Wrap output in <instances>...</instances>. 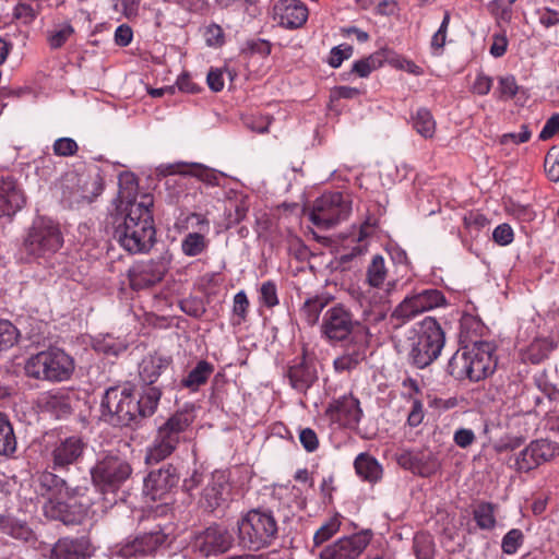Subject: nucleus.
<instances>
[{"label":"nucleus","instance_id":"1","mask_svg":"<svg viewBox=\"0 0 559 559\" xmlns=\"http://www.w3.org/2000/svg\"><path fill=\"white\" fill-rule=\"evenodd\" d=\"M153 204V197L144 194L138 202L117 205L114 236L130 253L147 252L154 243Z\"/></svg>","mask_w":559,"mask_h":559},{"label":"nucleus","instance_id":"2","mask_svg":"<svg viewBox=\"0 0 559 559\" xmlns=\"http://www.w3.org/2000/svg\"><path fill=\"white\" fill-rule=\"evenodd\" d=\"M495 346L490 342H476L456 352L448 364L449 373L456 380L480 381L490 376L496 367Z\"/></svg>","mask_w":559,"mask_h":559},{"label":"nucleus","instance_id":"3","mask_svg":"<svg viewBox=\"0 0 559 559\" xmlns=\"http://www.w3.org/2000/svg\"><path fill=\"white\" fill-rule=\"evenodd\" d=\"M277 533V522L271 511L250 510L238 521V543L248 550L269 547Z\"/></svg>","mask_w":559,"mask_h":559},{"label":"nucleus","instance_id":"4","mask_svg":"<svg viewBox=\"0 0 559 559\" xmlns=\"http://www.w3.org/2000/svg\"><path fill=\"white\" fill-rule=\"evenodd\" d=\"M73 371V358L57 347L33 355L25 364L26 374L38 380L61 382L68 380Z\"/></svg>","mask_w":559,"mask_h":559},{"label":"nucleus","instance_id":"5","mask_svg":"<svg viewBox=\"0 0 559 559\" xmlns=\"http://www.w3.org/2000/svg\"><path fill=\"white\" fill-rule=\"evenodd\" d=\"M193 416L187 412H179L169 417L162 425L153 443L147 448L145 460L156 464L168 457L182 440V433L192 425Z\"/></svg>","mask_w":559,"mask_h":559},{"label":"nucleus","instance_id":"6","mask_svg":"<svg viewBox=\"0 0 559 559\" xmlns=\"http://www.w3.org/2000/svg\"><path fill=\"white\" fill-rule=\"evenodd\" d=\"M63 245L59 224L46 216L34 219L23 242L25 252L33 258H48Z\"/></svg>","mask_w":559,"mask_h":559},{"label":"nucleus","instance_id":"7","mask_svg":"<svg viewBox=\"0 0 559 559\" xmlns=\"http://www.w3.org/2000/svg\"><path fill=\"white\" fill-rule=\"evenodd\" d=\"M444 346V333L439 323L427 317L419 325L412 341L409 359L418 368H425L436 360Z\"/></svg>","mask_w":559,"mask_h":559},{"label":"nucleus","instance_id":"8","mask_svg":"<svg viewBox=\"0 0 559 559\" xmlns=\"http://www.w3.org/2000/svg\"><path fill=\"white\" fill-rule=\"evenodd\" d=\"M85 491L86 488H69V493L62 495L60 500L50 497L43 504L44 515L67 525L81 523L91 508V499L85 496Z\"/></svg>","mask_w":559,"mask_h":559},{"label":"nucleus","instance_id":"9","mask_svg":"<svg viewBox=\"0 0 559 559\" xmlns=\"http://www.w3.org/2000/svg\"><path fill=\"white\" fill-rule=\"evenodd\" d=\"M132 474L129 462L116 453L100 455L91 468L95 487L102 491H116Z\"/></svg>","mask_w":559,"mask_h":559},{"label":"nucleus","instance_id":"10","mask_svg":"<svg viewBox=\"0 0 559 559\" xmlns=\"http://www.w3.org/2000/svg\"><path fill=\"white\" fill-rule=\"evenodd\" d=\"M102 416L111 425L127 426L136 420L135 397L129 388H109L102 400Z\"/></svg>","mask_w":559,"mask_h":559},{"label":"nucleus","instance_id":"11","mask_svg":"<svg viewBox=\"0 0 559 559\" xmlns=\"http://www.w3.org/2000/svg\"><path fill=\"white\" fill-rule=\"evenodd\" d=\"M350 203L341 192L324 193L310 211V221L320 228H329L348 217Z\"/></svg>","mask_w":559,"mask_h":559},{"label":"nucleus","instance_id":"12","mask_svg":"<svg viewBox=\"0 0 559 559\" xmlns=\"http://www.w3.org/2000/svg\"><path fill=\"white\" fill-rule=\"evenodd\" d=\"M445 297L438 289H425L406 296L394 309L392 317L402 322H408L417 316L441 307Z\"/></svg>","mask_w":559,"mask_h":559},{"label":"nucleus","instance_id":"13","mask_svg":"<svg viewBox=\"0 0 559 559\" xmlns=\"http://www.w3.org/2000/svg\"><path fill=\"white\" fill-rule=\"evenodd\" d=\"M359 326L352 312L342 305L329 308L322 318L321 334L329 342L348 341Z\"/></svg>","mask_w":559,"mask_h":559},{"label":"nucleus","instance_id":"14","mask_svg":"<svg viewBox=\"0 0 559 559\" xmlns=\"http://www.w3.org/2000/svg\"><path fill=\"white\" fill-rule=\"evenodd\" d=\"M234 543L230 532L221 525H211L195 535L192 543L194 551L203 557L217 556L227 551Z\"/></svg>","mask_w":559,"mask_h":559},{"label":"nucleus","instance_id":"15","mask_svg":"<svg viewBox=\"0 0 559 559\" xmlns=\"http://www.w3.org/2000/svg\"><path fill=\"white\" fill-rule=\"evenodd\" d=\"M370 540L371 535L368 532L341 537L324 547L319 559H358L370 544Z\"/></svg>","mask_w":559,"mask_h":559},{"label":"nucleus","instance_id":"16","mask_svg":"<svg viewBox=\"0 0 559 559\" xmlns=\"http://www.w3.org/2000/svg\"><path fill=\"white\" fill-rule=\"evenodd\" d=\"M558 452L559 448L555 442L545 439L535 440L518 454L515 466L521 472H528L550 461Z\"/></svg>","mask_w":559,"mask_h":559},{"label":"nucleus","instance_id":"17","mask_svg":"<svg viewBox=\"0 0 559 559\" xmlns=\"http://www.w3.org/2000/svg\"><path fill=\"white\" fill-rule=\"evenodd\" d=\"M326 415L333 424L341 427L354 428L358 425L362 411L359 402L353 395H343L332 403L326 408Z\"/></svg>","mask_w":559,"mask_h":559},{"label":"nucleus","instance_id":"18","mask_svg":"<svg viewBox=\"0 0 559 559\" xmlns=\"http://www.w3.org/2000/svg\"><path fill=\"white\" fill-rule=\"evenodd\" d=\"M308 15L307 5L300 0H278L273 7V19L286 29L301 27Z\"/></svg>","mask_w":559,"mask_h":559},{"label":"nucleus","instance_id":"19","mask_svg":"<svg viewBox=\"0 0 559 559\" xmlns=\"http://www.w3.org/2000/svg\"><path fill=\"white\" fill-rule=\"evenodd\" d=\"M66 182L74 185L71 191V198L73 202L76 203L93 202L104 189L103 179L98 174H69L66 178Z\"/></svg>","mask_w":559,"mask_h":559},{"label":"nucleus","instance_id":"20","mask_svg":"<svg viewBox=\"0 0 559 559\" xmlns=\"http://www.w3.org/2000/svg\"><path fill=\"white\" fill-rule=\"evenodd\" d=\"M165 542L166 535L159 531L145 533L133 540L121 544L117 555L126 559L150 555Z\"/></svg>","mask_w":559,"mask_h":559},{"label":"nucleus","instance_id":"21","mask_svg":"<svg viewBox=\"0 0 559 559\" xmlns=\"http://www.w3.org/2000/svg\"><path fill=\"white\" fill-rule=\"evenodd\" d=\"M229 491L227 474L223 471H215L202 490L200 503L206 510H215L227 499Z\"/></svg>","mask_w":559,"mask_h":559},{"label":"nucleus","instance_id":"22","mask_svg":"<svg viewBox=\"0 0 559 559\" xmlns=\"http://www.w3.org/2000/svg\"><path fill=\"white\" fill-rule=\"evenodd\" d=\"M85 448L86 443L79 436H70L60 440L51 452L55 468H63L76 463Z\"/></svg>","mask_w":559,"mask_h":559},{"label":"nucleus","instance_id":"23","mask_svg":"<svg viewBox=\"0 0 559 559\" xmlns=\"http://www.w3.org/2000/svg\"><path fill=\"white\" fill-rule=\"evenodd\" d=\"M25 204V197L12 178L0 180V219H10Z\"/></svg>","mask_w":559,"mask_h":559},{"label":"nucleus","instance_id":"24","mask_svg":"<svg viewBox=\"0 0 559 559\" xmlns=\"http://www.w3.org/2000/svg\"><path fill=\"white\" fill-rule=\"evenodd\" d=\"M290 385L298 392H306L318 379L316 365L306 356L297 358L287 372Z\"/></svg>","mask_w":559,"mask_h":559},{"label":"nucleus","instance_id":"25","mask_svg":"<svg viewBox=\"0 0 559 559\" xmlns=\"http://www.w3.org/2000/svg\"><path fill=\"white\" fill-rule=\"evenodd\" d=\"M177 483L171 467L151 472L144 479L143 492L151 500L162 499Z\"/></svg>","mask_w":559,"mask_h":559},{"label":"nucleus","instance_id":"26","mask_svg":"<svg viewBox=\"0 0 559 559\" xmlns=\"http://www.w3.org/2000/svg\"><path fill=\"white\" fill-rule=\"evenodd\" d=\"M158 174L163 176H171V175H183V176H193L201 181L210 185V186H218V174L202 164H185V163H177V164H168V165H160L158 168Z\"/></svg>","mask_w":559,"mask_h":559},{"label":"nucleus","instance_id":"27","mask_svg":"<svg viewBox=\"0 0 559 559\" xmlns=\"http://www.w3.org/2000/svg\"><path fill=\"white\" fill-rule=\"evenodd\" d=\"M164 274L165 269L160 263L154 261L142 263L130 270V285L136 290L147 288L160 282Z\"/></svg>","mask_w":559,"mask_h":559},{"label":"nucleus","instance_id":"28","mask_svg":"<svg viewBox=\"0 0 559 559\" xmlns=\"http://www.w3.org/2000/svg\"><path fill=\"white\" fill-rule=\"evenodd\" d=\"M170 359L159 355H148L139 365V377L147 385L157 381L160 374L169 367Z\"/></svg>","mask_w":559,"mask_h":559},{"label":"nucleus","instance_id":"29","mask_svg":"<svg viewBox=\"0 0 559 559\" xmlns=\"http://www.w3.org/2000/svg\"><path fill=\"white\" fill-rule=\"evenodd\" d=\"M330 302V297L328 295H314L306 298L302 306L300 307L299 314L301 319H304L307 324L314 325L319 318L320 313Z\"/></svg>","mask_w":559,"mask_h":559},{"label":"nucleus","instance_id":"30","mask_svg":"<svg viewBox=\"0 0 559 559\" xmlns=\"http://www.w3.org/2000/svg\"><path fill=\"white\" fill-rule=\"evenodd\" d=\"M118 205L138 202L145 193H138L136 178L132 173H122L119 176Z\"/></svg>","mask_w":559,"mask_h":559},{"label":"nucleus","instance_id":"31","mask_svg":"<svg viewBox=\"0 0 559 559\" xmlns=\"http://www.w3.org/2000/svg\"><path fill=\"white\" fill-rule=\"evenodd\" d=\"M354 466L356 473L368 481H377L382 475V467L379 462L367 453H360L356 457Z\"/></svg>","mask_w":559,"mask_h":559},{"label":"nucleus","instance_id":"32","mask_svg":"<svg viewBox=\"0 0 559 559\" xmlns=\"http://www.w3.org/2000/svg\"><path fill=\"white\" fill-rule=\"evenodd\" d=\"M214 371V366L206 360H200L197 366L181 380L182 386L198 391L199 388L206 383L207 379Z\"/></svg>","mask_w":559,"mask_h":559},{"label":"nucleus","instance_id":"33","mask_svg":"<svg viewBox=\"0 0 559 559\" xmlns=\"http://www.w3.org/2000/svg\"><path fill=\"white\" fill-rule=\"evenodd\" d=\"M162 392L156 386H148L144 390L143 394L135 399L136 419L147 417L154 414L160 400Z\"/></svg>","mask_w":559,"mask_h":559},{"label":"nucleus","instance_id":"34","mask_svg":"<svg viewBox=\"0 0 559 559\" xmlns=\"http://www.w3.org/2000/svg\"><path fill=\"white\" fill-rule=\"evenodd\" d=\"M16 437L13 426L3 413H0V455L9 457L16 451Z\"/></svg>","mask_w":559,"mask_h":559},{"label":"nucleus","instance_id":"35","mask_svg":"<svg viewBox=\"0 0 559 559\" xmlns=\"http://www.w3.org/2000/svg\"><path fill=\"white\" fill-rule=\"evenodd\" d=\"M388 272L384 258L376 254L366 269V282L370 287L381 288L385 283Z\"/></svg>","mask_w":559,"mask_h":559},{"label":"nucleus","instance_id":"36","mask_svg":"<svg viewBox=\"0 0 559 559\" xmlns=\"http://www.w3.org/2000/svg\"><path fill=\"white\" fill-rule=\"evenodd\" d=\"M497 507L491 502L483 501L473 510V518L478 528L484 531H492L497 526L496 520Z\"/></svg>","mask_w":559,"mask_h":559},{"label":"nucleus","instance_id":"37","mask_svg":"<svg viewBox=\"0 0 559 559\" xmlns=\"http://www.w3.org/2000/svg\"><path fill=\"white\" fill-rule=\"evenodd\" d=\"M75 33L69 21L60 22L47 33V41L51 49L61 48Z\"/></svg>","mask_w":559,"mask_h":559},{"label":"nucleus","instance_id":"38","mask_svg":"<svg viewBox=\"0 0 559 559\" xmlns=\"http://www.w3.org/2000/svg\"><path fill=\"white\" fill-rule=\"evenodd\" d=\"M40 486L46 489V492H43V496L46 499L45 501L50 497L58 498L60 500L62 495L69 493V487L66 481L51 473H44L40 476Z\"/></svg>","mask_w":559,"mask_h":559},{"label":"nucleus","instance_id":"39","mask_svg":"<svg viewBox=\"0 0 559 559\" xmlns=\"http://www.w3.org/2000/svg\"><path fill=\"white\" fill-rule=\"evenodd\" d=\"M413 127L425 139H431L436 132V121L426 108H419L413 117Z\"/></svg>","mask_w":559,"mask_h":559},{"label":"nucleus","instance_id":"40","mask_svg":"<svg viewBox=\"0 0 559 559\" xmlns=\"http://www.w3.org/2000/svg\"><path fill=\"white\" fill-rule=\"evenodd\" d=\"M365 359V353L360 349H352L334 359L333 366L336 372H349Z\"/></svg>","mask_w":559,"mask_h":559},{"label":"nucleus","instance_id":"41","mask_svg":"<svg viewBox=\"0 0 559 559\" xmlns=\"http://www.w3.org/2000/svg\"><path fill=\"white\" fill-rule=\"evenodd\" d=\"M341 527V515L334 514L329 520H326L314 533L313 535V544L316 547L320 546L324 542L329 540L333 537Z\"/></svg>","mask_w":559,"mask_h":559},{"label":"nucleus","instance_id":"42","mask_svg":"<svg viewBox=\"0 0 559 559\" xmlns=\"http://www.w3.org/2000/svg\"><path fill=\"white\" fill-rule=\"evenodd\" d=\"M207 246L204 235L200 233H189L181 242V250L187 257L201 254Z\"/></svg>","mask_w":559,"mask_h":559},{"label":"nucleus","instance_id":"43","mask_svg":"<svg viewBox=\"0 0 559 559\" xmlns=\"http://www.w3.org/2000/svg\"><path fill=\"white\" fill-rule=\"evenodd\" d=\"M0 527L3 533L12 536L15 539L28 540L33 534L26 524L11 519L1 520Z\"/></svg>","mask_w":559,"mask_h":559},{"label":"nucleus","instance_id":"44","mask_svg":"<svg viewBox=\"0 0 559 559\" xmlns=\"http://www.w3.org/2000/svg\"><path fill=\"white\" fill-rule=\"evenodd\" d=\"M19 337V330L9 320H0V350L14 346Z\"/></svg>","mask_w":559,"mask_h":559},{"label":"nucleus","instance_id":"45","mask_svg":"<svg viewBox=\"0 0 559 559\" xmlns=\"http://www.w3.org/2000/svg\"><path fill=\"white\" fill-rule=\"evenodd\" d=\"M79 544L69 538L60 539L52 549L55 559H78Z\"/></svg>","mask_w":559,"mask_h":559},{"label":"nucleus","instance_id":"46","mask_svg":"<svg viewBox=\"0 0 559 559\" xmlns=\"http://www.w3.org/2000/svg\"><path fill=\"white\" fill-rule=\"evenodd\" d=\"M414 551L417 559H433L435 545L427 534H417L414 538Z\"/></svg>","mask_w":559,"mask_h":559},{"label":"nucleus","instance_id":"47","mask_svg":"<svg viewBox=\"0 0 559 559\" xmlns=\"http://www.w3.org/2000/svg\"><path fill=\"white\" fill-rule=\"evenodd\" d=\"M524 535L521 530L512 528L502 538L501 548L507 555H513L522 546Z\"/></svg>","mask_w":559,"mask_h":559},{"label":"nucleus","instance_id":"48","mask_svg":"<svg viewBox=\"0 0 559 559\" xmlns=\"http://www.w3.org/2000/svg\"><path fill=\"white\" fill-rule=\"evenodd\" d=\"M450 24V13L447 11L443 15V20L438 28V31L433 34L431 38V48L435 50L436 55H440L442 48L445 45L448 27Z\"/></svg>","mask_w":559,"mask_h":559},{"label":"nucleus","instance_id":"49","mask_svg":"<svg viewBox=\"0 0 559 559\" xmlns=\"http://www.w3.org/2000/svg\"><path fill=\"white\" fill-rule=\"evenodd\" d=\"M381 64V60L378 56L372 55L368 58L356 61L353 66V71L360 78L368 76L373 70L378 69Z\"/></svg>","mask_w":559,"mask_h":559},{"label":"nucleus","instance_id":"50","mask_svg":"<svg viewBox=\"0 0 559 559\" xmlns=\"http://www.w3.org/2000/svg\"><path fill=\"white\" fill-rule=\"evenodd\" d=\"M545 170L550 180L559 181V148L554 146L545 157Z\"/></svg>","mask_w":559,"mask_h":559},{"label":"nucleus","instance_id":"51","mask_svg":"<svg viewBox=\"0 0 559 559\" xmlns=\"http://www.w3.org/2000/svg\"><path fill=\"white\" fill-rule=\"evenodd\" d=\"M260 301L271 308L278 304L276 285L271 282H264L260 288Z\"/></svg>","mask_w":559,"mask_h":559},{"label":"nucleus","instance_id":"52","mask_svg":"<svg viewBox=\"0 0 559 559\" xmlns=\"http://www.w3.org/2000/svg\"><path fill=\"white\" fill-rule=\"evenodd\" d=\"M78 148L76 142L71 138L57 139L52 145L53 153L58 156H72Z\"/></svg>","mask_w":559,"mask_h":559},{"label":"nucleus","instance_id":"53","mask_svg":"<svg viewBox=\"0 0 559 559\" xmlns=\"http://www.w3.org/2000/svg\"><path fill=\"white\" fill-rule=\"evenodd\" d=\"M518 90L519 86L514 76L506 75L499 79L498 92L500 98L510 99L516 95Z\"/></svg>","mask_w":559,"mask_h":559},{"label":"nucleus","instance_id":"54","mask_svg":"<svg viewBox=\"0 0 559 559\" xmlns=\"http://www.w3.org/2000/svg\"><path fill=\"white\" fill-rule=\"evenodd\" d=\"M249 308V300L243 290L238 292L234 296V306H233V312L234 316L237 318V323L240 324L242 321H245L247 317V311Z\"/></svg>","mask_w":559,"mask_h":559},{"label":"nucleus","instance_id":"55","mask_svg":"<svg viewBox=\"0 0 559 559\" xmlns=\"http://www.w3.org/2000/svg\"><path fill=\"white\" fill-rule=\"evenodd\" d=\"M352 53L353 47L349 45L334 47L330 52L328 62L332 68H338L344 60L352 56Z\"/></svg>","mask_w":559,"mask_h":559},{"label":"nucleus","instance_id":"56","mask_svg":"<svg viewBox=\"0 0 559 559\" xmlns=\"http://www.w3.org/2000/svg\"><path fill=\"white\" fill-rule=\"evenodd\" d=\"M514 233L509 224L498 225L492 233L493 241L499 246H508L513 241Z\"/></svg>","mask_w":559,"mask_h":559},{"label":"nucleus","instance_id":"57","mask_svg":"<svg viewBox=\"0 0 559 559\" xmlns=\"http://www.w3.org/2000/svg\"><path fill=\"white\" fill-rule=\"evenodd\" d=\"M204 39L210 47H219L224 44V32L217 24L209 25L204 31Z\"/></svg>","mask_w":559,"mask_h":559},{"label":"nucleus","instance_id":"58","mask_svg":"<svg viewBox=\"0 0 559 559\" xmlns=\"http://www.w3.org/2000/svg\"><path fill=\"white\" fill-rule=\"evenodd\" d=\"M299 441L307 452H313L319 447L318 436L311 428H304L300 430Z\"/></svg>","mask_w":559,"mask_h":559},{"label":"nucleus","instance_id":"59","mask_svg":"<svg viewBox=\"0 0 559 559\" xmlns=\"http://www.w3.org/2000/svg\"><path fill=\"white\" fill-rule=\"evenodd\" d=\"M508 44V37L504 32L493 34L492 43L489 50L490 55L495 58L502 57L507 51Z\"/></svg>","mask_w":559,"mask_h":559},{"label":"nucleus","instance_id":"60","mask_svg":"<svg viewBox=\"0 0 559 559\" xmlns=\"http://www.w3.org/2000/svg\"><path fill=\"white\" fill-rule=\"evenodd\" d=\"M487 217L478 212H471L467 215L464 216V225L466 228H468L471 231H479L484 227L488 225Z\"/></svg>","mask_w":559,"mask_h":559},{"label":"nucleus","instance_id":"61","mask_svg":"<svg viewBox=\"0 0 559 559\" xmlns=\"http://www.w3.org/2000/svg\"><path fill=\"white\" fill-rule=\"evenodd\" d=\"M538 21L545 27H551L559 24V12L549 8H542L536 11Z\"/></svg>","mask_w":559,"mask_h":559},{"label":"nucleus","instance_id":"62","mask_svg":"<svg viewBox=\"0 0 559 559\" xmlns=\"http://www.w3.org/2000/svg\"><path fill=\"white\" fill-rule=\"evenodd\" d=\"M531 132L528 131L526 126H522V131L519 133H506L501 136L500 142L503 145L512 144H521L525 143L530 140Z\"/></svg>","mask_w":559,"mask_h":559},{"label":"nucleus","instance_id":"63","mask_svg":"<svg viewBox=\"0 0 559 559\" xmlns=\"http://www.w3.org/2000/svg\"><path fill=\"white\" fill-rule=\"evenodd\" d=\"M453 439L457 447L466 449L475 441V433L472 429L460 428L454 432Z\"/></svg>","mask_w":559,"mask_h":559},{"label":"nucleus","instance_id":"64","mask_svg":"<svg viewBox=\"0 0 559 559\" xmlns=\"http://www.w3.org/2000/svg\"><path fill=\"white\" fill-rule=\"evenodd\" d=\"M559 131V114L552 115L539 133L540 140H548Z\"/></svg>","mask_w":559,"mask_h":559}]
</instances>
